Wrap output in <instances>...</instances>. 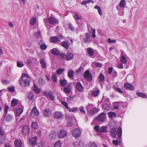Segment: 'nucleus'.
Here are the masks:
<instances>
[{"label": "nucleus", "instance_id": "nucleus-1", "mask_svg": "<svg viewBox=\"0 0 147 147\" xmlns=\"http://www.w3.org/2000/svg\"><path fill=\"white\" fill-rule=\"evenodd\" d=\"M30 79L31 78L29 75L23 73L19 81V83L23 87L28 86L30 85Z\"/></svg>", "mask_w": 147, "mask_h": 147}, {"label": "nucleus", "instance_id": "nucleus-2", "mask_svg": "<svg viewBox=\"0 0 147 147\" xmlns=\"http://www.w3.org/2000/svg\"><path fill=\"white\" fill-rule=\"evenodd\" d=\"M120 51L121 53L120 57V61L123 64H126L127 62V60L126 59L127 55L123 51L121 50Z\"/></svg>", "mask_w": 147, "mask_h": 147}, {"label": "nucleus", "instance_id": "nucleus-3", "mask_svg": "<svg viewBox=\"0 0 147 147\" xmlns=\"http://www.w3.org/2000/svg\"><path fill=\"white\" fill-rule=\"evenodd\" d=\"M106 117V114L104 113H102L97 116V121L100 122H103L105 120Z\"/></svg>", "mask_w": 147, "mask_h": 147}, {"label": "nucleus", "instance_id": "nucleus-4", "mask_svg": "<svg viewBox=\"0 0 147 147\" xmlns=\"http://www.w3.org/2000/svg\"><path fill=\"white\" fill-rule=\"evenodd\" d=\"M43 94L46 96L47 97L49 96L50 99L52 100H54L55 99V97L54 96V94L51 91H50L48 92L46 91H45L43 92Z\"/></svg>", "mask_w": 147, "mask_h": 147}, {"label": "nucleus", "instance_id": "nucleus-5", "mask_svg": "<svg viewBox=\"0 0 147 147\" xmlns=\"http://www.w3.org/2000/svg\"><path fill=\"white\" fill-rule=\"evenodd\" d=\"M84 76L88 81H90L92 80V75L88 70L84 72Z\"/></svg>", "mask_w": 147, "mask_h": 147}, {"label": "nucleus", "instance_id": "nucleus-6", "mask_svg": "<svg viewBox=\"0 0 147 147\" xmlns=\"http://www.w3.org/2000/svg\"><path fill=\"white\" fill-rule=\"evenodd\" d=\"M37 137L34 135H32V138L29 140V144L32 146L36 145L37 144L36 140Z\"/></svg>", "mask_w": 147, "mask_h": 147}, {"label": "nucleus", "instance_id": "nucleus-7", "mask_svg": "<svg viewBox=\"0 0 147 147\" xmlns=\"http://www.w3.org/2000/svg\"><path fill=\"white\" fill-rule=\"evenodd\" d=\"M72 84H70L64 88V92L66 94H69L71 92Z\"/></svg>", "mask_w": 147, "mask_h": 147}, {"label": "nucleus", "instance_id": "nucleus-8", "mask_svg": "<svg viewBox=\"0 0 147 147\" xmlns=\"http://www.w3.org/2000/svg\"><path fill=\"white\" fill-rule=\"evenodd\" d=\"M74 19H75L76 22L77 24H80L81 22V16L79 15L78 12H76L74 15Z\"/></svg>", "mask_w": 147, "mask_h": 147}, {"label": "nucleus", "instance_id": "nucleus-9", "mask_svg": "<svg viewBox=\"0 0 147 147\" xmlns=\"http://www.w3.org/2000/svg\"><path fill=\"white\" fill-rule=\"evenodd\" d=\"M53 116L55 118L60 119L62 118L63 116V115L61 112L57 111L54 113Z\"/></svg>", "mask_w": 147, "mask_h": 147}, {"label": "nucleus", "instance_id": "nucleus-10", "mask_svg": "<svg viewBox=\"0 0 147 147\" xmlns=\"http://www.w3.org/2000/svg\"><path fill=\"white\" fill-rule=\"evenodd\" d=\"M81 134V131L79 128L74 129V137L77 139L79 137Z\"/></svg>", "mask_w": 147, "mask_h": 147}, {"label": "nucleus", "instance_id": "nucleus-11", "mask_svg": "<svg viewBox=\"0 0 147 147\" xmlns=\"http://www.w3.org/2000/svg\"><path fill=\"white\" fill-rule=\"evenodd\" d=\"M49 22L50 24H56L58 23V20L54 18L49 17L48 19Z\"/></svg>", "mask_w": 147, "mask_h": 147}, {"label": "nucleus", "instance_id": "nucleus-12", "mask_svg": "<svg viewBox=\"0 0 147 147\" xmlns=\"http://www.w3.org/2000/svg\"><path fill=\"white\" fill-rule=\"evenodd\" d=\"M90 35L88 33H86L85 34V37L83 38V42L85 43L89 42L92 41L90 38Z\"/></svg>", "mask_w": 147, "mask_h": 147}, {"label": "nucleus", "instance_id": "nucleus-13", "mask_svg": "<svg viewBox=\"0 0 147 147\" xmlns=\"http://www.w3.org/2000/svg\"><path fill=\"white\" fill-rule=\"evenodd\" d=\"M22 132L24 136L28 135L30 132L29 127L27 125L24 126L22 128Z\"/></svg>", "mask_w": 147, "mask_h": 147}, {"label": "nucleus", "instance_id": "nucleus-14", "mask_svg": "<svg viewBox=\"0 0 147 147\" xmlns=\"http://www.w3.org/2000/svg\"><path fill=\"white\" fill-rule=\"evenodd\" d=\"M43 115L46 117H49L51 115V112L49 109H47L43 111Z\"/></svg>", "mask_w": 147, "mask_h": 147}, {"label": "nucleus", "instance_id": "nucleus-15", "mask_svg": "<svg viewBox=\"0 0 147 147\" xmlns=\"http://www.w3.org/2000/svg\"><path fill=\"white\" fill-rule=\"evenodd\" d=\"M12 119V116L9 114L7 113L4 114V117L3 119L5 121H9L11 120Z\"/></svg>", "mask_w": 147, "mask_h": 147}, {"label": "nucleus", "instance_id": "nucleus-16", "mask_svg": "<svg viewBox=\"0 0 147 147\" xmlns=\"http://www.w3.org/2000/svg\"><path fill=\"white\" fill-rule=\"evenodd\" d=\"M124 87L127 90H134V86L128 83H125L124 85Z\"/></svg>", "mask_w": 147, "mask_h": 147}, {"label": "nucleus", "instance_id": "nucleus-17", "mask_svg": "<svg viewBox=\"0 0 147 147\" xmlns=\"http://www.w3.org/2000/svg\"><path fill=\"white\" fill-rule=\"evenodd\" d=\"M73 56L74 55L72 53H68L65 55V58L66 60L69 61L72 59Z\"/></svg>", "mask_w": 147, "mask_h": 147}, {"label": "nucleus", "instance_id": "nucleus-18", "mask_svg": "<svg viewBox=\"0 0 147 147\" xmlns=\"http://www.w3.org/2000/svg\"><path fill=\"white\" fill-rule=\"evenodd\" d=\"M76 89L80 92H82L83 90V87L82 84L80 82H78L76 85Z\"/></svg>", "mask_w": 147, "mask_h": 147}, {"label": "nucleus", "instance_id": "nucleus-19", "mask_svg": "<svg viewBox=\"0 0 147 147\" xmlns=\"http://www.w3.org/2000/svg\"><path fill=\"white\" fill-rule=\"evenodd\" d=\"M67 135V133L64 130H61L60 131L58 135V136L60 138H63Z\"/></svg>", "mask_w": 147, "mask_h": 147}, {"label": "nucleus", "instance_id": "nucleus-20", "mask_svg": "<svg viewBox=\"0 0 147 147\" xmlns=\"http://www.w3.org/2000/svg\"><path fill=\"white\" fill-rule=\"evenodd\" d=\"M51 53L53 55H58L60 53V51L56 48L52 49L51 50Z\"/></svg>", "mask_w": 147, "mask_h": 147}, {"label": "nucleus", "instance_id": "nucleus-21", "mask_svg": "<svg viewBox=\"0 0 147 147\" xmlns=\"http://www.w3.org/2000/svg\"><path fill=\"white\" fill-rule=\"evenodd\" d=\"M33 114L34 116H37L39 115V112L36 107H34L32 109L31 111V112L30 113Z\"/></svg>", "mask_w": 147, "mask_h": 147}, {"label": "nucleus", "instance_id": "nucleus-22", "mask_svg": "<svg viewBox=\"0 0 147 147\" xmlns=\"http://www.w3.org/2000/svg\"><path fill=\"white\" fill-rule=\"evenodd\" d=\"M117 132L116 129L115 128H113L110 131V134L113 137H115L116 136Z\"/></svg>", "mask_w": 147, "mask_h": 147}, {"label": "nucleus", "instance_id": "nucleus-23", "mask_svg": "<svg viewBox=\"0 0 147 147\" xmlns=\"http://www.w3.org/2000/svg\"><path fill=\"white\" fill-rule=\"evenodd\" d=\"M23 111V109L22 108L17 109L15 111V115L16 117L19 116Z\"/></svg>", "mask_w": 147, "mask_h": 147}, {"label": "nucleus", "instance_id": "nucleus-24", "mask_svg": "<svg viewBox=\"0 0 147 147\" xmlns=\"http://www.w3.org/2000/svg\"><path fill=\"white\" fill-rule=\"evenodd\" d=\"M14 143L16 147H21L22 146V143L21 141L18 139L15 140Z\"/></svg>", "mask_w": 147, "mask_h": 147}, {"label": "nucleus", "instance_id": "nucleus-25", "mask_svg": "<svg viewBox=\"0 0 147 147\" xmlns=\"http://www.w3.org/2000/svg\"><path fill=\"white\" fill-rule=\"evenodd\" d=\"M107 131V127L106 126L101 127L99 129V132L101 133H106Z\"/></svg>", "mask_w": 147, "mask_h": 147}, {"label": "nucleus", "instance_id": "nucleus-26", "mask_svg": "<svg viewBox=\"0 0 147 147\" xmlns=\"http://www.w3.org/2000/svg\"><path fill=\"white\" fill-rule=\"evenodd\" d=\"M40 63L42 67L44 69L46 68L47 65L45 59H42L40 60Z\"/></svg>", "mask_w": 147, "mask_h": 147}, {"label": "nucleus", "instance_id": "nucleus-27", "mask_svg": "<svg viewBox=\"0 0 147 147\" xmlns=\"http://www.w3.org/2000/svg\"><path fill=\"white\" fill-rule=\"evenodd\" d=\"M125 0H121L119 4V7L121 8H124L125 5Z\"/></svg>", "mask_w": 147, "mask_h": 147}, {"label": "nucleus", "instance_id": "nucleus-28", "mask_svg": "<svg viewBox=\"0 0 147 147\" xmlns=\"http://www.w3.org/2000/svg\"><path fill=\"white\" fill-rule=\"evenodd\" d=\"M86 147H97V146L94 142H89L86 145Z\"/></svg>", "mask_w": 147, "mask_h": 147}, {"label": "nucleus", "instance_id": "nucleus-29", "mask_svg": "<svg viewBox=\"0 0 147 147\" xmlns=\"http://www.w3.org/2000/svg\"><path fill=\"white\" fill-rule=\"evenodd\" d=\"M116 8L119 11V15L121 16H123L124 14V9H122V8H119V7L118 6H117L116 7Z\"/></svg>", "mask_w": 147, "mask_h": 147}, {"label": "nucleus", "instance_id": "nucleus-30", "mask_svg": "<svg viewBox=\"0 0 147 147\" xmlns=\"http://www.w3.org/2000/svg\"><path fill=\"white\" fill-rule=\"evenodd\" d=\"M61 45L65 48L66 49H67L68 48L69 44L67 42L65 41H63L61 43Z\"/></svg>", "mask_w": 147, "mask_h": 147}, {"label": "nucleus", "instance_id": "nucleus-31", "mask_svg": "<svg viewBox=\"0 0 147 147\" xmlns=\"http://www.w3.org/2000/svg\"><path fill=\"white\" fill-rule=\"evenodd\" d=\"M99 93V90L97 89L96 88L94 90L92 93V94L93 96H97Z\"/></svg>", "mask_w": 147, "mask_h": 147}, {"label": "nucleus", "instance_id": "nucleus-32", "mask_svg": "<svg viewBox=\"0 0 147 147\" xmlns=\"http://www.w3.org/2000/svg\"><path fill=\"white\" fill-rule=\"evenodd\" d=\"M93 49L91 48H88L87 49V51L90 56L93 55L94 54Z\"/></svg>", "mask_w": 147, "mask_h": 147}, {"label": "nucleus", "instance_id": "nucleus-33", "mask_svg": "<svg viewBox=\"0 0 147 147\" xmlns=\"http://www.w3.org/2000/svg\"><path fill=\"white\" fill-rule=\"evenodd\" d=\"M136 95L139 97L142 98H146V95L144 93L139 92H137L136 93Z\"/></svg>", "mask_w": 147, "mask_h": 147}, {"label": "nucleus", "instance_id": "nucleus-34", "mask_svg": "<svg viewBox=\"0 0 147 147\" xmlns=\"http://www.w3.org/2000/svg\"><path fill=\"white\" fill-rule=\"evenodd\" d=\"M50 40L51 42L53 43H55L59 40L58 38L56 36H52Z\"/></svg>", "mask_w": 147, "mask_h": 147}, {"label": "nucleus", "instance_id": "nucleus-35", "mask_svg": "<svg viewBox=\"0 0 147 147\" xmlns=\"http://www.w3.org/2000/svg\"><path fill=\"white\" fill-rule=\"evenodd\" d=\"M59 83L62 86H64L67 84V82L65 79H62L60 80Z\"/></svg>", "mask_w": 147, "mask_h": 147}, {"label": "nucleus", "instance_id": "nucleus-36", "mask_svg": "<svg viewBox=\"0 0 147 147\" xmlns=\"http://www.w3.org/2000/svg\"><path fill=\"white\" fill-rule=\"evenodd\" d=\"M108 115L110 118L116 117L117 115L116 114L115 112L112 111L109 112L108 113Z\"/></svg>", "mask_w": 147, "mask_h": 147}, {"label": "nucleus", "instance_id": "nucleus-37", "mask_svg": "<svg viewBox=\"0 0 147 147\" xmlns=\"http://www.w3.org/2000/svg\"><path fill=\"white\" fill-rule=\"evenodd\" d=\"M33 90L37 93H39L40 91L37 85L36 84H34L33 88Z\"/></svg>", "mask_w": 147, "mask_h": 147}, {"label": "nucleus", "instance_id": "nucleus-38", "mask_svg": "<svg viewBox=\"0 0 147 147\" xmlns=\"http://www.w3.org/2000/svg\"><path fill=\"white\" fill-rule=\"evenodd\" d=\"M92 66L93 67H100L102 64L98 62H93L92 63Z\"/></svg>", "mask_w": 147, "mask_h": 147}, {"label": "nucleus", "instance_id": "nucleus-39", "mask_svg": "<svg viewBox=\"0 0 147 147\" xmlns=\"http://www.w3.org/2000/svg\"><path fill=\"white\" fill-rule=\"evenodd\" d=\"M98 111L97 108L93 107L91 109L90 113L91 115H93L96 113Z\"/></svg>", "mask_w": 147, "mask_h": 147}, {"label": "nucleus", "instance_id": "nucleus-40", "mask_svg": "<svg viewBox=\"0 0 147 147\" xmlns=\"http://www.w3.org/2000/svg\"><path fill=\"white\" fill-rule=\"evenodd\" d=\"M99 80L100 82V83H103L104 82L105 80V77L101 73L99 77Z\"/></svg>", "mask_w": 147, "mask_h": 147}, {"label": "nucleus", "instance_id": "nucleus-41", "mask_svg": "<svg viewBox=\"0 0 147 147\" xmlns=\"http://www.w3.org/2000/svg\"><path fill=\"white\" fill-rule=\"evenodd\" d=\"M34 36L36 38H41V36L40 34V32L38 30L37 32L34 34Z\"/></svg>", "mask_w": 147, "mask_h": 147}, {"label": "nucleus", "instance_id": "nucleus-42", "mask_svg": "<svg viewBox=\"0 0 147 147\" xmlns=\"http://www.w3.org/2000/svg\"><path fill=\"white\" fill-rule=\"evenodd\" d=\"M119 102H115L114 103L113 108L116 110H119Z\"/></svg>", "mask_w": 147, "mask_h": 147}, {"label": "nucleus", "instance_id": "nucleus-43", "mask_svg": "<svg viewBox=\"0 0 147 147\" xmlns=\"http://www.w3.org/2000/svg\"><path fill=\"white\" fill-rule=\"evenodd\" d=\"M56 136V133L55 132H53L50 134L49 138L51 139H53L55 138Z\"/></svg>", "mask_w": 147, "mask_h": 147}, {"label": "nucleus", "instance_id": "nucleus-44", "mask_svg": "<svg viewBox=\"0 0 147 147\" xmlns=\"http://www.w3.org/2000/svg\"><path fill=\"white\" fill-rule=\"evenodd\" d=\"M17 63V65L19 67H22L24 66V63L21 61H18Z\"/></svg>", "mask_w": 147, "mask_h": 147}, {"label": "nucleus", "instance_id": "nucleus-45", "mask_svg": "<svg viewBox=\"0 0 147 147\" xmlns=\"http://www.w3.org/2000/svg\"><path fill=\"white\" fill-rule=\"evenodd\" d=\"M18 103L17 100L14 98L11 101V106L12 107H14Z\"/></svg>", "mask_w": 147, "mask_h": 147}, {"label": "nucleus", "instance_id": "nucleus-46", "mask_svg": "<svg viewBox=\"0 0 147 147\" xmlns=\"http://www.w3.org/2000/svg\"><path fill=\"white\" fill-rule=\"evenodd\" d=\"M117 131H118V135L119 137L120 138L122 134V129L120 127H119L117 129Z\"/></svg>", "mask_w": 147, "mask_h": 147}, {"label": "nucleus", "instance_id": "nucleus-47", "mask_svg": "<svg viewBox=\"0 0 147 147\" xmlns=\"http://www.w3.org/2000/svg\"><path fill=\"white\" fill-rule=\"evenodd\" d=\"M36 22V18L35 17H33L30 21V24L31 25H34Z\"/></svg>", "mask_w": 147, "mask_h": 147}, {"label": "nucleus", "instance_id": "nucleus-48", "mask_svg": "<svg viewBox=\"0 0 147 147\" xmlns=\"http://www.w3.org/2000/svg\"><path fill=\"white\" fill-rule=\"evenodd\" d=\"M94 8L95 9H97L98 10L99 14L100 16L102 15V12L100 7L99 6L96 5L94 7Z\"/></svg>", "mask_w": 147, "mask_h": 147}, {"label": "nucleus", "instance_id": "nucleus-49", "mask_svg": "<svg viewBox=\"0 0 147 147\" xmlns=\"http://www.w3.org/2000/svg\"><path fill=\"white\" fill-rule=\"evenodd\" d=\"M32 126L33 128L35 129H37L38 127L37 123L36 122H33L32 123Z\"/></svg>", "mask_w": 147, "mask_h": 147}, {"label": "nucleus", "instance_id": "nucleus-50", "mask_svg": "<svg viewBox=\"0 0 147 147\" xmlns=\"http://www.w3.org/2000/svg\"><path fill=\"white\" fill-rule=\"evenodd\" d=\"M68 76L69 78H72L74 76V71L73 70L71 69L68 73Z\"/></svg>", "mask_w": 147, "mask_h": 147}, {"label": "nucleus", "instance_id": "nucleus-51", "mask_svg": "<svg viewBox=\"0 0 147 147\" xmlns=\"http://www.w3.org/2000/svg\"><path fill=\"white\" fill-rule=\"evenodd\" d=\"M64 71V69H59L56 71V73L58 75L61 74Z\"/></svg>", "mask_w": 147, "mask_h": 147}, {"label": "nucleus", "instance_id": "nucleus-52", "mask_svg": "<svg viewBox=\"0 0 147 147\" xmlns=\"http://www.w3.org/2000/svg\"><path fill=\"white\" fill-rule=\"evenodd\" d=\"M84 71L83 68L82 67H80L76 72V74H79V73H82Z\"/></svg>", "mask_w": 147, "mask_h": 147}, {"label": "nucleus", "instance_id": "nucleus-53", "mask_svg": "<svg viewBox=\"0 0 147 147\" xmlns=\"http://www.w3.org/2000/svg\"><path fill=\"white\" fill-rule=\"evenodd\" d=\"M27 97L30 100H32L34 98V95L33 93H30L27 95Z\"/></svg>", "mask_w": 147, "mask_h": 147}, {"label": "nucleus", "instance_id": "nucleus-54", "mask_svg": "<svg viewBox=\"0 0 147 147\" xmlns=\"http://www.w3.org/2000/svg\"><path fill=\"white\" fill-rule=\"evenodd\" d=\"M39 46L40 47V49L42 50H45L47 47V46L44 44L40 45Z\"/></svg>", "mask_w": 147, "mask_h": 147}, {"label": "nucleus", "instance_id": "nucleus-55", "mask_svg": "<svg viewBox=\"0 0 147 147\" xmlns=\"http://www.w3.org/2000/svg\"><path fill=\"white\" fill-rule=\"evenodd\" d=\"M53 80L55 82H56L57 81V77L56 75L54 74H53L52 77Z\"/></svg>", "mask_w": 147, "mask_h": 147}, {"label": "nucleus", "instance_id": "nucleus-56", "mask_svg": "<svg viewBox=\"0 0 147 147\" xmlns=\"http://www.w3.org/2000/svg\"><path fill=\"white\" fill-rule=\"evenodd\" d=\"M103 107L104 109L106 110H108L110 108V105L107 104H104L103 105Z\"/></svg>", "mask_w": 147, "mask_h": 147}, {"label": "nucleus", "instance_id": "nucleus-57", "mask_svg": "<svg viewBox=\"0 0 147 147\" xmlns=\"http://www.w3.org/2000/svg\"><path fill=\"white\" fill-rule=\"evenodd\" d=\"M61 103L63 105L66 109H69V107H68V104L67 102L63 101H62Z\"/></svg>", "mask_w": 147, "mask_h": 147}, {"label": "nucleus", "instance_id": "nucleus-58", "mask_svg": "<svg viewBox=\"0 0 147 147\" xmlns=\"http://www.w3.org/2000/svg\"><path fill=\"white\" fill-rule=\"evenodd\" d=\"M61 142L60 141H57L55 144L54 147H60Z\"/></svg>", "mask_w": 147, "mask_h": 147}, {"label": "nucleus", "instance_id": "nucleus-59", "mask_svg": "<svg viewBox=\"0 0 147 147\" xmlns=\"http://www.w3.org/2000/svg\"><path fill=\"white\" fill-rule=\"evenodd\" d=\"M113 88H115V90L117 92H118L119 93L121 94L123 93V91H122L120 89V88H119L118 87H116L115 88L114 87H113Z\"/></svg>", "mask_w": 147, "mask_h": 147}, {"label": "nucleus", "instance_id": "nucleus-60", "mask_svg": "<svg viewBox=\"0 0 147 147\" xmlns=\"http://www.w3.org/2000/svg\"><path fill=\"white\" fill-rule=\"evenodd\" d=\"M123 63H121L117 65V67L119 69H122L123 68Z\"/></svg>", "mask_w": 147, "mask_h": 147}, {"label": "nucleus", "instance_id": "nucleus-61", "mask_svg": "<svg viewBox=\"0 0 147 147\" xmlns=\"http://www.w3.org/2000/svg\"><path fill=\"white\" fill-rule=\"evenodd\" d=\"M7 89L10 92H13L15 91L14 87H9L7 88Z\"/></svg>", "mask_w": 147, "mask_h": 147}, {"label": "nucleus", "instance_id": "nucleus-62", "mask_svg": "<svg viewBox=\"0 0 147 147\" xmlns=\"http://www.w3.org/2000/svg\"><path fill=\"white\" fill-rule=\"evenodd\" d=\"M92 36L93 38H94L96 37V36L95 35L96 30L95 29L92 28Z\"/></svg>", "mask_w": 147, "mask_h": 147}, {"label": "nucleus", "instance_id": "nucleus-63", "mask_svg": "<svg viewBox=\"0 0 147 147\" xmlns=\"http://www.w3.org/2000/svg\"><path fill=\"white\" fill-rule=\"evenodd\" d=\"M100 128L99 127L98 125H96L94 127V129L97 132H98V131H99V129H100Z\"/></svg>", "mask_w": 147, "mask_h": 147}, {"label": "nucleus", "instance_id": "nucleus-64", "mask_svg": "<svg viewBox=\"0 0 147 147\" xmlns=\"http://www.w3.org/2000/svg\"><path fill=\"white\" fill-rule=\"evenodd\" d=\"M94 107V105H89L88 106H86V108L88 110H91V109H92Z\"/></svg>", "mask_w": 147, "mask_h": 147}]
</instances>
